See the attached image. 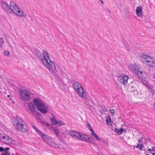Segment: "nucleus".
Returning <instances> with one entry per match:
<instances>
[{"mask_svg": "<svg viewBox=\"0 0 155 155\" xmlns=\"http://www.w3.org/2000/svg\"><path fill=\"white\" fill-rule=\"evenodd\" d=\"M36 54L47 68L49 69H54L55 71H57L54 63L51 61L47 51L43 50L42 55L41 52L38 51L36 52Z\"/></svg>", "mask_w": 155, "mask_h": 155, "instance_id": "obj_1", "label": "nucleus"}, {"mask_svg": "<svg viewBox=\"0 0 155 155\" xmlns=\"http://www.w3.org/2000/svg\"><path fill=\"white\" fill-rule=\"evenodd\" d=\"M31 127L34 129L37 134L41 137L43 140L49 146L52 145L51 144L53 141V139L51 137L44 134L40 130L38 129L35 125L34 124L32 125Z\"/></svg>", "mask_w": 155, "mask_h": 155, "instance_id": "obj_2", "label": "nucleus"}, {"mask_svg": "<svg viewBox=\"0 0 155 155\" xmlns=\"http://www.w3.org/2000/svg\"><path fill=\"white\" fill-rule=\"evenodd\" d=\"M33 102L41 112L44 114L47 112L48 107L40 99L38 98L34 99Z\"/></svg>", "mask_w": 155, "mask_h": 155, "instance_id": "obj_3", "label": "nucleus"}, {"mask_svg": "<svg viewBox=\"0 0 155 155\" xmlns=\"http://www.w3.org/2000/svg\"><path fill=\"white\" fill-rule=\"evenodd\" d=\"M31 97L30 91L27 90H21L19 91V98L23 101H29Z\"/></svg>", "mask_w": 155, "mask_h": 155, "instance_id": "obj_4", "label": "nucleus"}, {"mask_svg": "<svg viewBox=\"0 0 155 155\" xmlns=\"http://www.w3.org/2000/svg\"><path fill=\"white\" fill-rule=\"evenodd\" d=\"M0 140L5 143L8 144L13 142L12 138L8 135L4 133H0Z\"/></svg>", "mask_w": 155, "mask_h": 155, "instance_id": "obj_5", "label": "nucleus"}, {"mask_svg": "<svg viewBox=\"0 0 155 155\" xmlns=\"http://www.w3.org/2000/svg\"><path fill=\"white\" fill-rule=\"evenodd\" d=\"M129 68L130 70L138 76L140 77L142 76V72L141 71L139 70V67L137 64H131L129 65Z\"/></svg>", "mask_w": 155, "mask_h": 155, "instance_id": "obj_6", "label": "nucleus"}, {"mask_svg": "<svg viewBox=\"0 0 155 155\" xmlns=\"http://www.w3.org/2000/svg\"><path fill=\"white\" fill-rule=\"evenodd\" d=\"M129 78L128 76L126 75H121L118 78V81L119 82L124 85L127 84V81Z\"/></svg>", "mask_w": 155, "mask_h": 155, "instance_id": "obj_7", "label": "nucleus"}, {"mask_svg": "<svg viewBox=\"0 0 155 155\" xmlns=\"http://www.w3.org/2000/svg\"><path fill=\"white\" fill-rule=\"evenodd\" d=\"M25 123L20 118L16 117L14 120L13 125L15 128Z\"/></svg>", "mask_w": 155, "mask_h": 155, "instance_id": "obj_8", "label": "nucleus"}, {"mask_svg": "<svg viewBox=\"0 0 155 155\" xmlns=\"http://www.w3.org/2000/svg\"><path fill=\"white\" fill-rule=\"evenodd\" d=\"M68 134L72 137L79 139L80 137L81 133L75 130H71L69 131Z\"/></svg>", "mask_w": 155, "mask_h": 155, "instance_id": "obj_9", "label": "nucleus"}, {"mask_svg": "<svg viewBox=\"0 0 155 155\" xmlns=\"http://www.w3.org/2000/svg\"><path fill=\"white\" fill-rule=\"evenodd\" d=\"M91 136L88 135L83 134H82L81 133L80 137L79 140H81L86 142L90 143L91 140H90Z\"/></svg>", "mask_w": 155, "mask_h": 155, "instance_id": "obj_10", "label": "nucleus"}, {"mask_svg": "<svg viewBox=\"0 0 155 155\" xmlns=\"http://www.w3.org/2000/svg\"><path fill=\"white\" fill-rule=\"evenodd\" d=\"M1 6L3 9L8 13L11 14V12L10 9V6L5 2H3L1 3Z\"/></svg>", "mask_w": 155, "mask_h": 155, "instance_id": "obj_11", "label": "nucleus"}, {"mask_svg": "<svg viewBox=\"0 0 155 155\" xmlns=\"http://www.w3.org/2000/svg\"><path fill=\"white\" fill-rule=\"evenodd\" d=\"M141 57L142 59H144L145 60V61L143 62L147 65L153 59V58L150 56L144 54L141 55Z\"/></svg>", "mask_w": 155, "mask_h": 155, "instance_id": "obj_12", "label": "nucleus"}, {"mask_svg": "<svg viewBox=\"0 0 155 155\" xmlns=\"http://www.w3.org/2000/svg\"><path fill=\"white\" fill-rule=\"evenodd\" d=\"M15 129L18 131L21 132H26L28 129L27 125L26 124H23L22 125H21L15 128Z\"/></svg>", "mask_w": 155, "mask_h": 155, "instance_id": "obj_13", "label": "nucleus"}, {"mask_svg": "<svg viewBox=\"0 0 155 155\" xmlns=\"http://www.w3.org/2000/svg\"><path fill=\"white\" fill-rule=\"evenodd\" d=\"M19 8L14 2L13 1L10 2V9L11 12L12 11L14 13L18 8Z\"/></svg>", "mask_w": 155, "mask_h": 155, "instance_id": "obj_14", "label": "nucleus"}, {"mask_svg": "<svg viewBox=\"0 0 155 155\" xmlns=\"http://www.w3.org/2000/svg\"><path fill=\"white\" fill-rule=\"evenodd\" d=\"M27 105L28 107L29 110L32 114H33L35 112L36 108L31 102H29L27 103Z\"/></svg>", "mask_w": 155, "mask_h": 155, "instance_id": "obj_15", "label": "nucleus"}, {"mask_svg": "<svg viewBox=\"0 0 155 155\" xmlns=\"http://www.w3.org/2000/svg\"><path fill=\"white\" fill-rule=\"evenodd\" d=\"M136 14L138 17H142L143 16L142 8L141 7H137L136 9Z\"/></svg>", "mask_w": 155, "mask_h": 155, "instance_id": "obj_16", "label": "nucleus"}, {"mask_svg": "<svg viewBox=\"0 0 155 155\" xmlns=\"http://www.w3.org/2000/svg\"><path fill=\"white\" fill-rule=\"evenodd\" d=\"M77 89L75 91L79 96L85 92L82 86H81L80 87H78Z\"/></svg>", "mask_w": 155, "mask_h": 155, "instance_id": "obj_17", "label": "nucleus"}, {"mask_svg": "<svg viewBox=\"0 0 155 155\" xmlns=\"http://www.w3.org/2000/svg\"><path fill=\"white\" fill-rule=\"evenodd\" d=\"M14 13L20 17H22L23 16L24 12L19 8H18Z\"/></svg>", "mask_w": 155, "mask_h": 155, "instance_id": "obj_18", "label": "nucleus"}, {"mask_svg": "<svg viewBox=\"0 0 155 155\" xmlns=\"http://www.w3.org/2000/svg\"><path fill=\"white\" fill-rule=\"evenodd\" d=\"M79 96L82 98L85 104L87 105H88L89 104V102L88 101V100L86 97V95L85 92L83 94Z\"/></svg>", "mask_w": 155, "mask_h": 155, "instance_id": "obj_19", "label": "nucleus"}, {"mask_svg": "<svg viewBox=\"0 0 155 155\" xmlns=\"http://www.w3.org/2000/svg\"><path fill=\"white\" fill-rule=\"evenodd\" d=\"M82 86L81 84L78 81L74 82L73 84V87L74 90L77 89V88L78 87H80Z\"/></svg>", "mask_w": 155, "mask_h": 155, "instance_id": "obj_20", "label": "nucleus"}, {"mask_svg": "<svg viewBox=\"0 0 155 155\" xmlns=\"http://www.w3.org/2000/svg\"><path fill=\"white\" fill-rule=\"evenodd\" d=\"M116 131L118 134L120 135L123 132L126 133V130L122 128H120L119 129L116 128L115 129Z\"/></svg>", "mask_w": 155, "mask_h": 155, "instance_id": "obj_21", "label": "nucleus"}, {"mask_svg": "<svg viewBox=\"0 0 155 155\" xmlns=\"http://www.w3.org/2000/svg\"><path fill=\"white\" fill-rule=\"evenodd\" d=\"M51 114L53 115V117L50 118V120H51V123L53 125H55L57 124L58 122L55 119V116L53 115L52 113H51Z\"/></svg>", "mask_w": 155, "mask_h": 155, "instance_id": "obj_22", "label": "nucleus"}, {"mask_svg": "<svg viewBox=\"0 0 155 155\" xmlns=\"http://www.w3.org/2000/svg\"><path fill=\"white\" fill-rule=\"evenodd\" d=\"M147 65L149 68H153L155 67V60L153 59Z\"/></svg>", "mask_w": 155, "mask_h": 155, "instance_id": "obj_23", "label": "nucleus"}, {"mask_svg": "<svg viewBox=\"0 0 155 155\" xmlns=\"http://www.w3.org/2000/svg\"><path fill=\"white\" fill-rule=\"evenodd\" d=\"M51 144V145L49 146L53 148H59L58 145V144L55 143L54 140H53V141L52 142Z\"/></svg>", "mask_w": 155, "mask_h": 155, "instance_id": "obj_24", "label": "nucleus"}, {"mask_svg": "<svg viewBox=\"0 0 155 155\" xmlns=\"http://www.w3.org/2000/svg\"><path fill=\"white\" fill-rule=\"evenodd\" d=\"M53 130L54 132L56 135L58 136L59 134V131L58 129L56 127L53 128Z\"/></svg>", "mask_w": 155, "mask_h": 155, "instance_id": "obj_25", "label": "nucleus"}, {"mask_svg": "<svg viewBox=\"0 0 155 155\" xmlns=\"http://www.w3.org/2000/svg\"><path fill=\"white\" fill-rule=\"evenodd\" d=\"M91 135L92 136L94 137L97 140H99V137L97 136V135L95 134L94 131L91 132Z\"/></svg>", "mask_w": 155, "mask_h": 155, "instance_id": "obj_26", "label": "nucleus"}, {"mask_svg": "<svg viewBox=\"0 0 155 155\" xmlns=\"http://www.w3.org/2000/svg\"><path fill=\"white\" fill-rule=\"evenodd\" d=\"M136 147L137 148H139L140 150H141L143 147V146L141 144L138 143L137 145L136 146Z\"/></svg>", "mask_w": 155, "mask_h": 155, "instance_id": "obj_27", "label": "nucleus"}, {"mask_svg": "<svg viewBox=\"0 0 155 155\" xmlns=\"http://www.w3.org/2000/svg\"><path fill=\"white\" fill-rule=\"evenodd\" d=\"M86 125H87V127L88 128L89 130L90 131L92 132V131H93V129H92L91 126L90 125V124L89 123H87Z\"/></svg>", "mask_w": 155, "mask_h": 155, "instance_id": "obj_28", "label": "nucleus"}, {"mask_svg": "<svg viewBox=\"0 0 155 155\" xmlns=\"http://www.w3.org/2000/svg\"><path fill=\"white\" fill-rule=\"evenodd\" d=\"M134 83H131L128 86V89H130L131 88H134Z\"/></svg>", "mask_w": 155, "mask_h": 155, "instance_id": "obj_29", "label": "nucleus"}, {"mask_svg": "<svg viewBox=\"0 0 155 155\" xmlns=\"http://www.w3.org/2000/svg\"><path fill=\"white\" fill-rule=\"evenodd\" d=\"M3 54L5 56H8L9 54V52L7 50L4 51Z\"/></svg>", "mask_w": 155, "mask_h": 155, "instance_id": "obj_30", "label": "nucleus"}, {"mask_svg": "<svg viewBox=\"0 0 155 155\" xmlns=\"http://www.w3.org/2000/svg\"><path fill=\"white\" fill-rule=\"evenodd\" d=\"M4 43V41L3 40L2 38H0V48H1L2 47V44H3Z\"/></svg>", "mask_w": 155, "mask_h": 155, "instance_id": "obj_31", "label": "nucleus"}, {"mask_svg": "<svg viewBox=\"0 0 155 155\" xmlns=\"http://www.w3.org/2000/svg\"><path fill=\"white\" fill-rule=\"evenodd\" d=\"M58 123L57 124H58V126L64 125V123L61 121H58Z\"/></svg>", "mask_w": 155, "mask_h": 155, "instance_id": "obj_32", "label": "nucleus"}, {"mask_svg": "<svg viewBox=\"0 0 155 155\" xmlns=\"http://www.w3.org/2000/svg\"><path fill=\"white\" fill-rule=\"evenodd\" d=\"M110 112L112 116L114 115V109H112L110 110Z\"/></svg>", "mask_w": 155, "mask_h": 155, "instance_id": "obj_33", "label": "nucleus"}, {"mask_svg": "<svg viewBox=\"0 0 155 155\" xmlns=\"http://www.w3.org/2000/svg\"><path fill=\"white\" fill-rule=\"evenodd\" d=\"M143 137L142 136L140 139L138 140V141L139 143H142L143 142Z\"/></svg>", "mask_w": 155, "mask_h": 155, "instance_id": "obj_34", "label": "nucleus"}, {"mask_svg": "<svg viewBox=\"0 0 155 155\" xmlns=\"http://www.w3.org/2000/svg\"><path fill=\"white\" fill-rule=\"evenodd\" d=\"M152 94V98L153 99V100L154 101H155V92L153 93Z\"/></svg>", "mask_w": 155, "mask_h": 155, "instance_id": "obj_35", "label": "nucleus"}, {"mask_svg": "<svg viewBox=\"0 0 155 155\" xmlns=\"http://www.w3.org/2000/svg\"><path fill=\"white\" fill-rule=\"evenodd\" d=\"M3 155H10V154L7 151H5L3 153Z\"/></svg>", "mask_w": 155, "mask_h": 155, "instance_id": "obj_36", "label": "nucleus"}, {"mask_svg": "<svg viewBox=\"0 0 155 155\" xmlns=\"http://www.w3.org/2000/svg\"><path fill=\"white\" fill-rule=\"evenodd\" d=\"M102 110L104 112H106L107 111V110L106 108L104 107H102Z\"/></svg>", "mask_w": 155, "mask_h": 155, "instance_id": "obj_37", "label": "nucleus"}, {"mask_svg": "<svg viewBox=\"0 0 155 155\" xmlns=\"http://www.w3.org/2000/svg\"><path fill=\"white\" fill-rule=\"evenodd\" d=\"M4 151V149L2 147H0V151Z\"/></svg>", "mask_w": 155, "mask_h": 155, "instance_id": "obj_38", "label": "nucleus"}, {"mask_svg": "<svg viewBox=\"0 0 155 155\" xmlns=\"http://www.w3.org/2000/svg\"><path fill=\"white\" fill-rule=\"evenodd\" d=\"M152 151H153L155 152V147H152V149H151Z\"/></svg>", "mask_w": 155, "mask_h": 155, "instance_id": "obj_39", "label": "nucleus"}, {"mask_svg": "<svg viewBox=\"0 0 155 155\" xmlns=\"http://www.w3.org/2000/svg\"><path fill=\"white\" fill-rule=\"evenodd\" d=\"M9 148L7 147V148H5V149H4V151L5 150L6 151H7L8 150H9Z\"/></svg>", "mask_w": 155, "mask_h": 155, "instance_id": "obj_40", "label": "nucleus"}, {"mask_svg": "<svg viewBox=\"0 0 155 155\" xmlns=\"http://www.w3.org/2000/svg\"><path fill=\"white\" fill-rule=\"evenodd\" d=\"M126 48H127V49L129 51H130V47L128 46H126Z\"/></svg>", "mask_w": 155, "mask_h": 155, "instance_id": "obj_41", "label": "nucleus"}, {"mask_svg": "<svg viewBox=\"0 0 155 155\" xmlns=\"http://www.w3.org/2000/svg\"><path fill=\"white\" fill-rule=\"evenodd\" d=\"M148 151H150V152L151 153H152H152H152V152H151L152 150H151V149H148Z\"/></svg>", "mask_w": 155, "mask_h": 155, "instance_id": "obj_42", "label": "nucleus"}, {"mask_svg": "<svg viewBox=\"0 0 155 155\" xmlns=\"http://www.w3.org/2000/svg\"><path fill=\"white\" fill-rule=\"evenodd\" d=\"M101 3L103 4H104V2H103V1L102 0H101V1H100Z\"/></svg>", "mask_w": 155, "mask_h": 155, "instance_id": "obj_43", "label": "nucleus"}, {"mask_svg": "<svg viewBox=\"0 0 155 155\" xmlns=\"http://www.w3.org/2000/svg\"><path fill=\"white\" fill-rule=\"evenodd\" d=\"M153 106L155 107V102L154 103Z\"/></svg>", "mask_w": 155, "mask_h": 155, "instance_id": "obj_44", "label": "nucleus"}, {"mask_svg": "<svg viewBox=\"0 0 155 155\" xmlns=\"http://www.w3.org/2000/svg\"><path fill=\"white\" fill-rule=\"evenodd\" d=\"M153 155H155V153H152Z\"/></svg>", "mask_w": 155, "mask_h": 155, "instance_id": "obj_45", "label": "nucleus"}, {"mask_svg": "<svg viewBox=\"0 0 155 155\" xmlns=\"http://www.w3.org/2000/svg\"><path fill=\"white\" fill-rule=\"evenodd\" d=\"M47 125L48 126L49 125V124H48V123H47Z\"/></svg>", "mask_w": 155, "mask_h": 155, "instance_id": "obj_46", "label": "nucleus"}, {"mask_svg": "<svg viewBox=\"0 0 155 155\" xmlns=\"http://www.w3.org/2000/svg\"><path fill=\"white\" fill-rule=\"evenodd\" d=\"M9 95H7V97H9Z\"/></svg>", "mask_w": 155, "mask_h": 155, "instance_id": "obj_47", "label": "nucleus"}, {"mask_svg": "<svg viewBox=\"0 0 155 155\" xmlns=\"http://www.w3.org/2000/svg\"><path fill=\"white\" fill-rule=\"evenodd\" d=\"M106 122H108V121H107V120H106Z\"/></svg>", "mask_w": 155, "mask_h": 155, "instance_id": "obj_48", "label": "nucleus"}, {"mask_svg": "<svg viewBox=\"0 0 155 155\" xmlns=\"http://www.w3.org/2000/svg\"><path fill=\"white\" fill-rule=\"evenodd\" d=\"M146 155H148V154H146Z\"/></svg>", "mask_w": 155, "mask_h": 155, "instance_id": "obj_49", "label": "nucleus"}, {"mask_svg": "<svg viewBox=\"0 0 155 155\" xmlns=\"http://www.w3.org/2000/svg\"><path fill=\"white\" fill-rule=\"evenodd\" d=\"M101 0H99V1H101Z\"/></svg>", "mask_w": 155, "mask_h": 155, "instance_id": "obj_50", "label": "nucleus"}]
</instances>
